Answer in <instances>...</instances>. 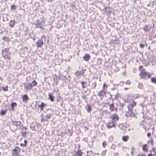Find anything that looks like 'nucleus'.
<instances>
[{"label": "nucleus", "instance_id": "1", "mask_svg": "<svg viewBox=\"0 0 156 156\" xmlns=\"http://www.w3.org/2000/svg\"><path fill=\"white\" fill-rule=\"evenodd\" d=\"M136 105V103L134 101H133L132 103H131L128 106L129 111L126 113V116L128 118L129 116L134 118H136V115L137 114L136 112H134L133 109Z\"/></svg>", "mask_w": 156, "mask_h": 156}, {"label": "nucleus", "instance_id": "2", "mask_svg": "<svg viewBox=\"0 0 156 156\" xmlns=\"http://www.w3.org/2000/svg\"><path fill=\"white\" fill-rule=\"evenodd\" d=\"M140 75L143 79H145L146 76H147L148 78L151 77V74L146 71L144 69H143L140 73Z\"/></svg>", "mask_w": 156, "mask_h": 156}, {"label": "nucleus", "instance_id": "3", "mask_svg": "<svg viewBox=\"0 0 156 156\" xmlns=\"http://www.w3.org/2000/svg\"><path fill=\"white\" fill-rule=\"evenodd\" d=\"M8 50V49L7 48H5L4 50H2V54L3 57L5 59L7 58L9 60L11 57L9 55Z\"/></svg>", "mask_w": 156, "mask_h": 156}, {"label": "nucleus", "instance_id": "4", "mask_svg": "<svg viewBox=\"0 0 156 156\" xmlns=\"http://www.w3.org/2000/svg\"><path fill=\"white\" fill-rule=\"evenodd\" d=\"M43 22V21H40L38 20L35 21L34 23V25L36 26L35 28H40L41 30H42L44 29L43 26L42 24Z\"/></svg>", "mask_w": 156, "mask_h": 156}, {"label": "nucleus", "instance_id": "5", "mask_svg": "<svg viewBox=\"0 0 156 156\" xmlns=\"http://www.w3.org/2000/svg\"><path fill=\"white\" fill-rule=\"evenodd\" d=\"M11 125L14 126H16L18 128V129H20L21 128V122L20 121H16L12 119Z\"/></svg>", "mask_w": 156, "mask_h": 156}, {"label": "nucleus", "instance_id": "6", "mask_svg": "<svg viewBox=\"0 0 156 156\" xmlns=\"http://www.w3.org/2000/svg\"><path fill=\"white\" fill-rule=\"evenodd\" d=\"M20 152V148L18 147H16V148L12 150V154L14 156H17L18 155L19 152Z\"/></svg>", "mask_w": 156, "mask_h": 156}, {"label": "nucleus", "instance_id": "7", "mask_svg": "<svg viewBox=\"0 0 156 156\" xmlns=\"http://www.w3.org/2000/svg\"><path fill=\"white\" fill-rule=\"evenodd\" d=\"M37 48H41L42 47L44 43L43 41L40 38L36 42Z\"/></svg>", "mask_w": 156, "mask_h": 156}, {"label": "nucleus", "instance_id": "8", "mask_svg": "<svg viewBox=\"0 0 156 156\" xmlns=\"http://www.w3.org/2000/svg\"><path fill=\"white\" fill-rule=\"evenodd\" d=\"M24 87L25 91H27L28 90H30L32 88V86L30 83H26L24 84Z\"/></svg>", "mask_w": 156, "mask_h": 156}, {"label": "nucleus", "instance_id": "9", "mask_svg": "<svg viewBox=\"0 0 156 156\" xmlns=\"http://www.w3.org/2000/svg\"><path fill=\"white\" fill-rule=\"evenodd\" d=\"M107 127L108 128H112L115 126L114 121H111L108 122L107 124Z\"/></svg>", "mask_w": 156, "mask_h": 156}, {"label": "nucleus", "instance_id": "10", "mask_svg": "<svg viewBox=\"0 0 156 156\" xmlns=\"http://www.w3.org/2000/svg\"><path fill=\"white\" fill-rule=\"evenodd\" d=\"M151 27L149 25H145L143 28V29L144 31L146 33L148 31H150L151 29Z\"/></svg>", "mask_w": 156, "mask_h": 156}, {"label": "nucleus", "instance_id": "11", "mask_svg": "<svg viewBox=\"0 0 156 156\" xmlns=\"http://www.w3.org/2000/svg\"><path fill=\"white\" fill-rule=\"evenodd\" d=\"M48 99H50L51 102H53L55 101V97L53 95V94L51 93H48Z\"/></svg>", "mask_w": 156, "mask_h": 156}, {"label": "nucleus", "instance_id": "12", "mask_svg": "<svg viewBox=\"0 0 156 156\" xmlns=\"http://www.w3.org/2000/svg\"><path fill=\"white\" fill-rule=\"evenodd\" d=\"M111 118L112 119V121L114 122L115 120H116V121H117L119 119V117L118 115L116 113L112 115Z\"/></svg>", "mask_w": 156, "mask_h": 156}, {"label": "nucleus", "instance_id": "13", "mask_svg": "<svg viewBox=\"0 0 156 156\" xmlns=\"http://www.w3.org/2000/svg\"><path fill=\"white\" fill-rule=\"evenodd\" d=\"M16 23V21L14 20H11L9 23V26L11 28H13L15 26V23Z\"/></svg>", "mask_w": 156, "mask_h": 156}, {"label": "nucleus", "instance_id": "14", "mask_svg": "<svg viewBox=\"0 0 156 156\" xmlns=\"http://www.w3.org/2000/svg\"><path fill=\"white\" fill-rule=\"evenodd\" d=\"M76 154H73L74 156L76 155V156H82L83 152L80 149H78V150L75 152Z\"/></svg>", "mask_w": 156, "mask_h": 156}, {"label": "nucleus", "instance_id": "15", "mask_svg": "<svg viewBox=\"0 0 156 156\" xmlns=\"http://www.w3.org/2000/svg\"><path fill=\"white\" fill-rule=\"evenodd\" d=\"M10 129L12 132L14 133H15L17 129H18V128L16 126H14L12 125L10 126Z\"/></svg>", "mask_w": 156, "mask_h": 156}, {"label": "nucleus", "instance_id": "16", "mask_svg": "<svg viewBox=\"0 0 156 156\" xmlns=\"http://www.w3.org/2000/svg\"><path fill=\"white\" fill-rule=\"evenodd\" d=\"M90 55L89 54H87L85 55L83 57V58L85 61H87L90 59Z\"/></svg>", "mask_w": 156, "mask_h": 156}, {"label": "nucleus", "instance_id": "17", "mask_svg": "<svg viewBox=\"0 0 156 156\" xmlns=\"http://www.w3.org/2000/svg\"><path fill=\"white\" fill-rule=\"evenodd\" d=\"M17 105V104L15 102H12L11 104V110H12L13 111H15L14 108L15 107L16 108Z\"/></svg>", "mask_w": 156, "mask_h": 156}, {"label": "nucleus", "instance_id": "18", "mask_svg": "<svg viewBox=\"0 0 156 156\" xmlns=\"http://www.w3.org/2000/svg\"><path fill=\"white\" fill-rule=\"evenodd\" d=\"M41 40H42V41H43V40H44V42H46V43L48 44L49 43V39L47 37H45V36H41Z\"/></svg>", "mask_w": 156, "mask_h": 156}, {"label": "nucleus", "instance_id": "19", "mask_svg": "<svg viewBox=\"0 0 156 156\" xmlns=\"http://www.w3.org/2000/svg\"><path fill=\"white\" fill-rule=\"evenodd\" d=\"M46 105V104H44V102H42L41 103V104L39 105L38 107L39 108L41 109V111H42L44 110V108Z\"/></svg>", "mask_w": 156, "mask_h": 156}, {"label": "nucleus", "instance_id": "20", "mask_svg": "<svg viewBox=\"0 0 156 156\" xmlns=\"http://www.w3.org/2000/svg\"><path fill=\"white\" fill-rule=\"evenodd\" d=\"M23 101V102H26L28 99V97L26 94L23 95L22 97Z\"/></svg>", "mask_w": 156, "mask_h": 156}, {"label": "nucleus", "instance_id": "21", "mask_svg": "<svg viewBox=\"0 0 156 156\" xmlns=\"http://www.w3.org/2000/svg\"><path fill=\"white\" fill-rule=\"evenodd\" d=\"M105 92L103 90H101L99 93H98V94L100 97H103L105 94Z\"/></svg>", "mask_w": 156, "mask_h": 156}, {"label": "nucleus", "instance_id": "22", "mask_svg": "<svg viewBox=\"0 0 156 156\" xmlns=\"http://www.w3.org/2000/svg\"><path fill=\"white\" fill-rule=\"evenodd\" d=\"M51 114L50 113H47V115H45V120L47 122H48V119L51 118Z\"/></svg>", "mask_w": 156, "mask_h": 156}, {"label": "nucleus", "instance_id": "23", "mask_svg": "<svg viewBox=\"0 0 156 156\" xmlns=\"http://www.w3.org/2000/svg\"><path fill=\"white\" fill-rule=\"evenodd\" d=\"M119 43V41L117 39L115 40H112L109 43L112 45L114 44H115Z\"/></svg>", "mask_w": 156, "mask_h": 156}, {"label": "nucleus", "instance_id": "24", "mask_svg": "<svg viewBox=\"0 0 156 156\" xmlns=\"http://www.w3.org/2000/svg\"><path fill=\"white\" fill-rule=\"evenodd\" d=\"M85 108L88 112H90L91 111V107L89 105H87L85 106Z\"/></svg>", "mask_w": 156, "mask_h": 156}, {"label": "nucleus", "instance_id": "25", "mask_svg": "<svg viewBox=\"0 0 156 156\" xmlns=\"http://www.w3.org/2000/svg\"><path fill=\"white\" fill-rule=\"evenodd\" d=\"M82 87L83 88H85L86 87L87 83L85 81H82L81 82Z\"/></svg>", "mask_w": 156, "mask_h": 156}, {"label": "nucleus", "instance_id": "26", "mask_svg": "<svg viewBox=\"0 0 156 156\" xmlns=\"http://www.w3.org/2000/svg\"><path fill=\"white\" fill-rule=\"evenodd\" d=\"M142 149L143 151L145 152H147L148 151L147 145V144H144L143 145Z\"/></svg>", "mask_w": 156, "mask_h": 156}, {"label": "nucleus", "instance_id": "27", "mask_svg": "<svg viewBox=\"0 0 156 156\" xmlns=\"http://www.w3.org/2000/svg\"><path fill=\"white\" fill-rule=\"evenodd\" d=\"M110 110L112 111H115V107L113 104H111L109 105Z\"/></svg>", "mask_w": 156, "mask_h": 156}, {"label": "nucleus", "instance_id": "28", "mask_svg": "<svg viewBox=\"0 0 156 156\" xmlns=\"http://www.w3.org/2000/svg\"><path fill=\"white\" fill-rule=\"evenodd\" d=\"M129 137L128 136H123L122 137V140L125 142H126L128 141Z\"/></svg>", "mask_w": 156, "mask_h": 156}, {"label": "nucleus", "instance_id": "29", "mask_svg": "<svg viewBox=\"0 0 156 156\" xmlns=\"http://www.w3.org/2000/svg\"><path fill=\"white\" fill-rule=\"evenodd\" d=\"M7 112V111L4 110L3 109H2L1 112H0V114L1 115H5Z\"/></svg>", "mask_w": 156, "mask_h": 156}, {"label": "nucleus", "instance_id": "30", "mask_svg": "<svg viewBox=\"0 0 156 156\" xmlns=\"http://www.w3.org/2000/svg\"><path fill=\"white\" fill-rule=\"evenodd\" d=\"M2 90L4 91H6L8 90V86L7 85L6 86H2Z\"/></svg>", "mask_w": 156, "mask_h": 156}, {"label": "nucleus", "instance_id": "31", "mask_svg": "<svg viewBox=\"0 0 156 156\" xmlns=\"http://www.w3.org/2000/svg\"><path fill=\"white\" fill-rule=\"evenodd\" d=\"M37 82L34 80L32 81L31 83H30V85H32V87L34 86H36L37 85Z\"/></svg>", "mask_w": 156, "mask_h": 156}, {"label": "nucleus", "instance_id": "32", "mask_svg": "<svg viewBox=\"0 0 156 156\" xmlns=\"http://www.w3.org/2000/svg\"><path fill=\"white\" fill-rule=\"evenodd\" d=\"M21 135L22 137H25L27 136V134L28 133V132H21Z\"/></svg>", "mask_w": 156, "mask_h": 156}, {"label": "nucleus", "instance_id": "33", "mask_svg": "<svg viewBox=\"0 0 156 156\" xmlns=\"http://www.w3.org/2000/svg\"><path fill=\"white\" fill-rule=\"evenodd\" d=\"M87 156H94L92 151H87Z\"/></svg>", "mask_w": 156, "mask_h": 156}, {"label": "nucleus", "instance_id": "34", "mask_svg": "<svg viewBox=\"0 0 156 156\" xmlns=\"http://www.w3.org/2000/svg\"><path fill=\"white\" fill-rule=\"evenodd\" d=\"M27 127H26L25 126H23L22 128L21 129V132H27Z\"/></svg>", "mask_w": 156, "mask_h": 156}, {"label": "nucleus", "instance_id": "35", "mask_svg": "<svg viewBox=\"0 0 156 156\" xmlns=\"http://www.w3.org/2000/svg\"><path fill=\"white\" fill-rule=\"evenodd\" d=\"M151 81L152 83L156 84V78L154 77H152L151 78Z\"/></svg>", "mask_w": 156, "mask_h": 156}, {"label": "nucleus", "instance_id": "36", "mask_svg": "<svg viewBox=\"0 0 156 156\" xmlns=\"http://www.w3.org/2000/svg\"><path fill=\"white\" fill-rule=\"evenodd\" d=\"M3 40L5 41L6 42H9V38L7 37H4L2 38Z\"/></svg>", "mask_w": 156, "mask_h": 156}, {"label": "nucleus", "instance_id": "37", "mask_svg": "<svg viewBox=\"0 0 156 156\" xmlns=\"http://www.w3.org/2000/svg\"><path fill=\"white\" fill-rule=\"evenodd\" d=\"M119 105L121 106V108H120V109L121 110H123V106L125 105V104L123 103H120Z\"/></svg>", "mask_w": 156, "mask_h": 156}, {"label": "nucleus", "instance_id": "38", "mask_svg": "<svg viewBox=\"0 0 156 156\" xmlns=\"http://www.w3.org/2000/svg\"><path fill=\"white\" fill-rule=\"evenodd\" d=\"M143 84L141 83H139L138 85V87L140 89H142L143 88Z\"/></svg>", "mask_w": 156, "mask_h": 156}, {"label": "nucleus", "instance_id": "39", "mask_svg": "<svg viewBox=\"0 0 156 156\" xmlns=\"http://www.w3.org/2000/svg\"><path fill=\"white\" fill-rule=\"evenodd\" d=\"M104 10H105V12H108L110 11V9L109 8H108L107 7H105L104 8Z\"/></svg>", "mask_w": 156, "mask_h": 156}, {"label": "nucleus", "instance_id": "40", "mask_svg": "<svg viewBox=\"0 0 156 156\" xmlns=\"http://www.w3.org/2000/svg\"><path fill=\"white\" fill-rule=\"evenodd\" d=\"M28 31V29L27 28H26L25 30H24V34L25 36H26V35L27 34Z\"/></svg>", "mask_w": 156, "mask_h": 156}, {"label": "nucleus", "instance_id": "41", "mask_svg": "<svg viewBox=\"0 0 156 156\" xmlns=\"http://www.w3.org/2000/svg\"><path fill=\"white\" fill-rule=\"evenodd\" d=\"M132 151L131 152V154L132 155L134 154V151L135 150V148L133 147H132L131 148Z\"/></svg>", "mask_w": 156, "mask_h": 156}, {"label": "nucleus", "instance_id": "42", "mask_svg": "<svg viewBox=\"0 0 156 156\" xmlns=\"http://www.w3.org/2000/svg\"><path fill=\"white\" fill-rule=\"evenodd\" d=\"M96 85H97V84H96V82H95L94 83H92V87L93 89H95V87L96 86Z\"/></svg>", "mask_w": 156, "mask_h": 156}, {"label": "nucleus", "instance_id": "43", "mask_svg": "<svg viewBox=\"0 0 156 156\" xmlns=\"http://www.w3.org/2000/svg\"><path fill=\"white\" fill-rule=\"evenodd\" d=\"M16 9V6L15 5H13L11 6V10L13 9V10H15Z\"/></svg>", "mask_w": 156, "mask_h": 156}, {"label": "nucleus", "instance_id": "44", "mask_svg": "<svg viewBox=\"0 0 156 156\" xmlns=\"http://www.w3.org/2000/svg\"><path fill=\"white\" fill-rule=\"evenodd\" d=\"M33 32L32 31L31 32H30L29 34V37L30 38H31L32 37V35L33 34Z\"/></svg>", "mask_w": 156, "mask_h": 156}, {"label": "nucleus", "instance_id": "45", "mask_svg": "<svg viewBox=\"0 0 156 156\" xmlns=\"http://www.w3.org/2000/svg\"><path fill=\"white\" fill-rule=\"evenodd\" d=\"M140 47L141 48H144V44H142L141 43H140Z\"/></svg>", "mask_w": 156, "mask_h": 156}, {"label": "nucleus", "instance_id": "46", "mask_svg": "<svg viewBox=\"0 0 156 156\" xmlns=\"http://www.w3.org/2000/svg\"><path fill=\"white\" fill-rule=\"evenodd\" d=\"M125 83L126 84L130 85L131 84V82L130 80H128Z\"/></svg>", "mask_w": 156, "mask_h": 156}, {"label": "nucleus", "instance_id": "47", "mask_svg": "<svg viewBox=\"0 0 156 156\" xmlns=\"http://www.w3.org/2000/svg\"><path fill=\"white\" fill-rule=\"evenodd\" d=\"M60 97L59 96H58L56 99V102L57 103H58L60 101Z\"/></svg>", "mask_w": 156, "mask_h": 156}, {"label": "nucleus", "instance_id": "48", "mask_svg": "<svg viewBox=\"0 0 156 156\" xmlns=\"http://www.w3.org/2000/svg\"><path fill=\"white\" fill-rule=\"evenodd\" d=\"M86 70V69H84V70L82 69V70L80 71V76L81 75H82L84 73V71Z\"/></svg>", "mask_w": 156, "mask_h": 156}, {"label": "nucleus", "instance_id": "49", "mask_svg": "<svg viewBox=\"0 0 156 156\" xmlns=\"http://www.w3.org/2000/svg\"><path fill=\"white\" fill-rule=\"evenodd\" d=\"M106 145V142L104 141L102 143V145L103 147H105Z\"/></svg>", "mask_w": 156, "mask_h": 156}, {"label": "nucleus", "instance_id": "50", "mask_svg": "<svg viewBox=\"0 0 156 156\" xmlns=\"http://www.w3.org/2000/svg\"><path fill=\"white\" fill-rule=\"evenodd\" d=\"M75 74L77 76H80V72L79 71H77L75 73Z\"/></svg>", "mask_w": 156, "mask_h": 156}, {"label": "nucleus", "instance_id": "51", "mask_svg": "<svg viewBox=\"0 0 156 156\" xmlns=\"http://www.w3.org/2000/svg\"><path fill=\"white\" fill-rule=\"evenodd\" d=\"M115 145L113 144H112L111 146V148L112 149H115Z\"/></svg>", "mask_w": 156, "mask_h": 156}, {"label": "nucleus", "instance_id": "52", "mask_svg": "<svg viewBox=\"0 0 156 156\" xmlns=\"http://www.w3.org/2000/svg\"><path fill=\"white\" fill-rule=\"evenodd\" d=\"M24 145H25V146H26L27 145V140H24Z\"/></svg>", "mask_w": 156, "mask_h": 156}, {"label": "nucleus", "instance_id": "53", "mask_svg": "<svg viewBox=\"0 0 156 156\" xmlns=\"http://www.w3.org/2000/svg\"><path fill=\"white\" fill-rule=\"evenodd\" d=\"M147 136L148 137H150V136H151V133H147Z\"/></svg>", "mask_w": 156, "mask_h": 156}, {"label": "nucleus", "instance_id": "54", "mask_svg": "<svg viewBox=\"0 0 156 156\" xmlns=\"http://www.w3.org/2000/svg\"><path fill=\"white\" fill-rule=\"evenodd\" d=\"M82 98L83 99H86V96L85 95H83L82 96Z\"/></svg>", "mask_w": 156, "mask_h": 156}, {"label": "nucleus", "instance_id": "55", "mask_svg": "<svg viewBox=\"0 0 156 156\" xmlns=\"http://www.w3.org/2000/svg\"><path fill=\"white\" fill-rule=\"evenodd\" d=\"M45 121H46L45 120V119H44L43 117H42V118L41 119V122H44Z\"/></svg>", "mask_w": 156, "mask_h": 156}, {"label": "nucleus", "instance_id": "56", "mask_svg": "<svg viewBox=\"0 0 156 156\" xmlns=\"http://www.w3.org/2000/svg\"><path fill=\"white\" fill-rule=\"evenodd\" d=\"M137 156H146L145 154H138Z\"/></svg>", "mask_w": 156, "mask_h": 156}, {"label": "nucleus", "instance_id": "57", "mask_svg": "<svg viewBox=\"0 0 156 156\" xmlns=\"http://www.w3.org/2000/svg\"><path fill=\"white\" fill-rule=\"evenodd\" d=\"M150 142H151V143L153 145V140H152L151 141H149L148 142V143H149Z\"/></svg>", "mask_w": 156, "mask_h": 156}, {"label": "nucleus", "instance_id": "58", "mask_svg": "<svg viewBox=\"0 0 156 156\" xmlns=\"http://www.w3.org/2000/svg\"><path fill=\"white\" fill-rule=\"evenodd\" d=\"M20 145L22 147H25L26 146L25 145H24V144H23L22 143H21L20 144Z\"/></svg>", "mask_w": 156, "mask_h": 156}, {"label": "nucleus", "instance_id": "59", "mask_svg": "<svg viewBox=\"0 0 156 156\" xmlns=\"http://www.w3.org/2000/svg\"><path fill=\"white\" fill-rule=\"evenodd\" d=\"M108 93L109 94H110V99H113L112 98V94H111L109 92Z\"/></svg>", "mask_w": 156, "mask_h": 156}, {"label": "nucleus", "instance_id": "60", "mask_svg": "<svg viewBox=\"0 0 156 156\" xmlns=\"http://www.w3.org/2000/svg\"><path fill=\"white\" fill-rule=\"evenodd\" d=\"M148 156H153V154H152L151 153H150L148 154Z\"/></svg>", "mask_w": 156, "mask_h": 156}, {"label": "nucleus", "instance_id": "61", "mask_svg": "<svg viewBox=\"0 0 156 156\" xmlns=\"http://www.w3.org/2000/svg\"><path fill=\"white\" fill-rule=\"evenodd\" d=\"M152 149L153 151L154 152V153H155L156 152L154 148H152Z\"/></svg>", "mask_w": 156, "mask_h": 156}, {"label": "nucleus", "instance_id": "62", "mask_svg": "<svg viewBox=\"0 0 156 156\" xmlns=\"http://www.w3.org/2000/svg\"><path fill=\"white\" fill-rule=\"evenodd\" d=\"M119 97V95H118V94H117L116 95V96L115 97V99H117V97Z\"/></svg>", "mask_w": 156, "mask_h": 156}, {"label": "nucleus", "instance_id": "63", "mask_svg": "<svg viewBox=\"0 0 156 156\" xmlns=\"http://www.w3.org/2000/svg\"><path fill=\"white\" fill-rule=\"evenodd\" d=\"M123 74V75L124 76H126V72H124L123 73V74Z\"/></svg>", "mask_w": 156, "mask_h": 156}, {"label": "nucleus", "instance_id": "64", "mask_svg": "<svg viewBox=\"0 0 156 156\" xmlns=\"http://www.w3.org/2000/svg\"><path fill=\"white\" fill-rule=\"evenodd\" d=\"M156 156V152L155 153H154L153 154V156Z\"/></svg>", "mask_w": 156, "mask_h": 156}]
</instances>
